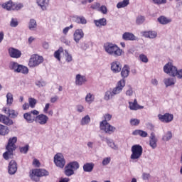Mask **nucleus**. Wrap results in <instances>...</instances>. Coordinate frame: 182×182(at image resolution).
Returning <instances> with one entry per match:
<instances>
[{"label":"nucleus","mask_w":182,"mask_h":182,"mask_svg":"<svg viewBox=\"0 0 182 182\" xmlns=\"http://www.w3.org/2000/svg\"><path fill=\"white\" fill-rule=\"evenodd\" d=\"M49 107H50V104L47 103L43 109V113H48V110H49Z\"/></svg>","instance_id":"nucleus-64"},{"label":"nucleus","mask_w":182,"mask_h":182,"mask_svg":"<svg viewBox=\"0 0 182 182\" xmlns=\"http://www.w3.org/2000/svg\"><path fill=\"white\" fill-rule=\"evenodd\" d=\"M111 70L113 73H119L122 70V64L119 61H114L111 63Z\"/></svg>","instance_id":"nucleus-15"},{"label":"nucleus","mask_w":182,"mask_h":182,"mask_svg":"<svg viewBox=\"0 0 182 182\" xmlns=\"http://www.w3.org/2000/svg\"><path fill=\"white\" fill-rule=\"evenodd\" d=\"M29 73V70L22 65L18 66V69L17 70V73H23V75H28Z\"/></svg>","instance_id":"nucleus-31"},{"label":"nucleus","mask_w":182,"mask_h":182,"mask_svg":"<svg viewBox=\"0 0 182 182\" xmlns=\"http://www.w3.org/2000/svg\"><path fill=\"white\" fill-rule=\"evenodd\" d=\"M75 18L77 23H81L82 25H86L87 23V21L84 16H75Z\"/></svg>","instance_id":"nucleus-33"},{"label":"nucleus","mask_w":182,"mask_h":182,"mask_svg":"<svg viewBox=\"0 0 182 182\" xmlns=\"http://www.w3.org/2000/svg\"><path fill=\"white\" fill-rule=\"evenodd\" d=\"M124 86H126V80H124V79L120 80L117 82V86L112 89V93L114 95L116 96V95H119V93H122Z\"/></svg>","instance_id":"nucleus-10"},{"label":"nucleus","mask_w":182,"mask_h":182,"mask_svg":"<svg viewBox=\"0 0 182 182\" xmlns=\"http://www.w3.org/2000/svg\"><path fill=\"white\" fill-rule=\"evenodd\" d=\"M6 103L8 106H11L14 103V95L11 92L6 94Z\"/></svg>","instance_id":"nucleus-35"},{"label":"nucleus","mask_w":182,"mask_h":182,"mask_svg":"<svg viewBox=\"0 0 182 182\" xmlns=\"http://www.w3.org/2000/svg\"><path fill=\"white\" fill-rule=\"evenodd\" d=\"M92 9H99L100 8V3H94L92 5H91Z\"/></svg>","instance_id":"nucleus-62"},{"label":"nucleus","mask_w":182,"mask_h":182,"mask_svg":"<svg viewBox=\"0 0 182 182\" xmlns=\"http://www.w3.org/2000/svg\"><path fill=\"white\" fill-rule=\"evenodd\" d=\"M39 114V111L34 109L29 112L23 114V119L27 122V123H33L36 119V117Z\"/></svg>","instance_id":"nucleus-8"},{"label":"nucleus","mask_w":182,"mask_h":182,"mask_svg":"<svg viewBox=\"0 0 182 182\" xmlns=\"http://www.w3.org/2000/svg\"><path fill=\"white\" fill-rule=\"evenodd\" d=\"M18 19L17 18H11V21H10V26H11V28H16V26H18Z\"/></svg>","instance_id":"nucleus-51"},{"label":"nucleus","mask_w":182,"mask_h":182,"mask_svg":"<svg viewBox=\"0 0 182 182\" xmlns=\"http://www.w3.org/2000/svg\"><path fill=\"white\" fill-rule=\"evenodd\" d=\"M18 170V164H16V161L12 160L10 161L9 164V174L13 175L16 173Z\"/></svg>","instance_id":"nucleus-16"},{"label":"nucleus","mask_w":182,"mask_h":182,"mask_svg":"<svg viewBox=\"0 0 182 182\" xmlns=\"http://www.w3.org/2000/svg\"><path fill=\"white\" fill-rule=\"evenodd\" d=\"M127 96H133V88L131 86L129 87L128 90L126 92Z\"/></svg>","instance_id":"nucleus-60"},{"label":"nucleus","mask_w":182,"mask_h":182,"mask_svg":"<svg viewBox=\"0 0 182 182\" xmlns=\"http://www.w3.org/2000/svg\"><path fill=\"white\" fill-rule=\"evenodd\" d=\"M62 52H63V48L60 47L58 50L54 53V57L59 61H60V53H62Z\"/></svg>","instance_id":"nucleus-47"},{"label":"nucleus","mask_w":182,"mask_h":182,"mask_svg":"<svg viewBox=\"0 0 182 182\" xmlns=\"http://www.w3.org/2000/svg\"><path fill=\"white\" fill-rule=\"evenodd\" d=\"M106 143L110 147L111 149H113V150H117L118 146L116 144H114V141H113L112 139H109L106 138Z\"/></svg>","instance_id":"nucleus-30"},{"label":"nucleus","mask_w":182,"mask_h":182,"mask_svg":"<svg viewBox=\"0 0 182 182\" xmlns=\"http://www.w3.org/2000/svg\"><path fill=\"white\" fill-rule=\"evenodd\" d=\"M41 63H43V57L38 54H33L29 59L28 66L29 68H38Z\"/></svg>","instance_id":"nucleus-5"},{"label":"nucleus","mask_w":182,"mask_h":182,"mask_svg":"<svg viewBox=\"0 0 182 182\" xmlns=\"http://www.w3.org/2000/svg\"><path fill=\"white\" fill-rule=\"evenodd\" d=\"M122 39L124 41H134L136 39V36H134L132 33L126 32L122 35Z\"/></svg>","instance_id":"nucleus-25"},{"label":"nucleus","mask_w":182,"mask_h":182,"mask_svg":"<svg viewBox=\"0 0 182 182\" xmlns=\"http://www.w3.org/2000/svg\"><path fill=\"white\" fill-rule=\"evenodd\" d=\"M139 60L141 62H143L144 63H147L149 62V58H147V55L144 54L139 55Z\"/></svg>","instance_id":"nucleus-50"},{"label":"nucleus","mask_w":182,"mask_h":182,"mask_svg":"<svg viewBox=\"0 0 182 182\" xmlns=\"http://www.w3.org/2000/svg\"><path fill=\"white\" fill-rule=\"evenodd\" d=\"M173 138V134L171 133V131H168L166 133H165L164 136L162 137V140L164 141H168V140H171Z\"/></svg>","instance_id":"nucleus-36"},{"label":"nucleus","mask_w":182,"mask_h":182,"mask_svg":"<svg viewBox=\"0 0 182 182\" xmlns=\"http://www.w3.org/2000/svg\"><path fill=\"white\" fill-rule=\"evenodd\" d=\"M95 100V96L91 94V93H88L86 97H85V102H87V103H88L89 105H90L91 103H92Z\"/></svg>","instance_id":"nucleus-42"},{"label":"nucleus","mask_w":182,"mask_h":182,"mask_svg":"<svg viewBox=\"0 0 182 182\" xmlns=\"http://www.w3.org/2000/svg\"><path fill=\"white\" fill-rule=\"evenodd\" d=\"M105 120H106V122H109L110 120H112V115L110 114H106L105 116Z\"/></svg>","instance_id":"nucleus-63"},{"label":"nucleus","mask_w":182,"mask_h":182,"mask_svg":"<svg viewBox=\"0 0 182 182\" xmlns=\"http://www.w3.org/2000/svg\"><path fill=\"white\" fill-rule=\"evenodd\" d=\"M36 85L38 87H43V86H46V82H45L43 80L36 81Z\"/></svg>","instance_id":"nucleus-56"},{"label":"nucleus","mask_w":182,"mask_h":182,"mask_svg":"<svg viewBox=\"0 0 182 182\" xmlns=\"http://www.w3.org/2000/svg\"><path fill=\"white\" fill-rule=\"evenodd\" d=\"M146 21V17L144 16H138L136 19V25H142V23H144V21Z\"/></svg>","instance_id":"nucleus-45"},{"label":"nucleus","mask_w":182,"mask_h":182,"mask_svg":"<svg viewBox=\"0 0 182 182\" xmlns=\"http://www.w3.org/2000/svg\"><path fill=\"white\" fill-rule=\"evenodd\" d=\"M9 133V129L8 127L0 124V135L5 136Z\"/></svg>","instance_id":"nucleus-34"},{"label":"nucleus","mask_w":182,"mask_h":182,"mask_svg":"<svg viewBox=\"0 0 182 182\" xmlns=\"http://www.w3.org/2000/svg\"><path fill=\"white\" fill-rule=\"evenodd\" d=\"M176 80L173 77H166L164 80V83L166 87H169L170 86H174L176 85Z\"/></svg>","instance_id":"nucleus-21"},{"label":"nucleus","mask_w":182,"mask_h":182,"mask_svg":"<svg viewBox=\"0 0 182 182\" xmlns=\"http://www.w3.org/2000/svg\"><path fill=\"white\" fill-rule=\"evenodd\" d=\"M37 4L42 11H46L48 6H49V0H37Z\"/></svg>","instance_id":"nucleus-22"},{"label":"nucleus","mask_w":182,"mask_h":182,"mask_svg":"<svg viewBox=\"0 0 182 182\" xmlns=\"http://www.w3.org/2000/svg\"><path fill=\"white\" fill-rule=\"evenodd\" d=\"M22 8H23V5L22 4H13V11H19V9H22Z\"/></svg>","instance_id":"nucleus-53"},{"label":"nucleus","mask_w":182,"mask_h":182,"mask_svg":"<svg viewBox=\"0 0 182 182\" xmlns=\"http://www.w3.org/2000/svg\"><path fill=\"white\" fill-rule=\"evenodd\" d=\"M129 73L130 68L127 65H124V67L122 69L121 76L122 77H127V76H129Z\"/></svg>","instance_id":"nucleus-29"},{"label":"nucleus","mask_w":182,"mask_h":182,"mask_svg":"<svg viewBox=\"0 0 182 182\" xmlns=\"http://www.w3.org/2000/svg\"><path fill=\"white\" fill-rule=\"evenodd\" d=\"M142 36L149 39H156L157 38V32L156 31H144L142 32Z\"/></svg>","instance_id":"nucleus-17"},{"label":"nucleus","mask_w":182,"mask_h":182,"mask_svg":"<svg viewBox=\"0 0 182 182\" xmlns=\"http://www.w3.org/2000/svg\"><path fill=\"white\" fill-rule=\"evenodd\" d=\"M65 174L68 177H70V176H73V174H75V171L72 169V168H69L67 165L65 168Z\"/></svg>","instance_id":"nucleus-37"},{"label":"nucleus","mask_w":182,"mask_h":182,"mask_svg":"<svg viewBox=\"0 0 182 182\" xmlns=\"http://www.w3.org/2000/svg\"><path fill=\"white\" fill-rule=\"evenodd\" d=\"M100 130H103L105 133L108 134H112L114 133V130H116V127L110 125L109 122H106V120H103L100 124Z\"/></svg>","instance_id":"nucleus-7"},{"label":"nucleus","mask_w":182,"mask_h":182,"mask_svg":"<svg viewBox=\"0 0 182 182\" xmlns=\"http://www.w3.org/2000/svg\"><path fill=\"white\" fill-rule=\"evenodd\" d=\"M176 71L177 67L174 66V65L171 62H168L164 66V73H166V75H169V76H172V77H174V75H176Z\"/></svg>","instance_id":"nucleus-6"},{"label":"nucleus","mask_w":182,"mask_h":182,"mask_svg":"<svg viewBox=\"0 0 182 182\" xmlns=\"http://www.w3.org/2000/svg\"><path fill=\"white\" fill-rule=\"evenodd\" d=\"M99 11L102 12V14H104V15H106V14H107V7H106V6H102L99 9Z\"/></svg>","instance_id":"nucleus-59"},{"label":"nucleus","mask_w":182,"mask_h":182,"mask_svg":"<svg viewBox=\"0 0 182 182\" xmlns=\"http://www.w3.org/2000/svg\"><path fill=\"white\" fill-rule=\"evenodd\" d=\"M65 58H66V62H72L73 58H72V55L69 54V53L65 50Z\"/></svg>","instance_id":"nucleus-55"},{"label":"nucleus","mask_w":182,"mask_h":182,"mask_svg":"<svg viewBox=\"0 0 182 182\" xmlns=\"http://www.w3.org/2000/svg\"><path fill=\"white\" fill-rule=\"evenodd\" d=\"M113 96H114V94H113V91L112 90H107L105 92V95L104 96V99L105 100H110V99L113 98Z\"/></svg>","instance_id":"nucleus-38"},{"label":"nucleus","mask_w":182,"mask_h":182,"mask_svg":"<svg viewBox=\"0 0 182 182\" xmlns=\"http://www.w3.org/2000/svg\"><path fill=\"white\" fill-rule=\"evenodd\" d=\"M28 150L29 145H26L25 146L20 148L21 153H23L24 154H26Z\"/></svg>","instance_id":"nucleus-57"},{"label":"nucleus","mask_w":182,"mask_h":182,"mask_svg":"<svg viewBox=\"0 0 182 182\" xmlns=\"http://www.w3.org/2000/svg\"><path fill=\"white\" fill-rule=\"evenodd\" d=\"M38 26V24L36 23V20L35 19H31L28 23V28L30 31H35Z\"/></svg>","instance_id":"nucleus-32"},{"label":"nucleus","mask_w":182,"mask_h":182,"mask_svg":"<svg viewBox=\"0 0 182 182\" xmlns=\"http://www.w3.org/2000/svg\"><path fill=\"white\" fill-rule=\"evenodd\" d=\"M129 0H123L121 2H119L117 4V8H118V9H120V8H126V6L129 4Z\"/></svg>","instance_id":"nucleus-41"},{"label":"nucleus","mask_w":182,"mask_h":182,"mask_svg":"<svg viewBox=\"0 0 182 182\" xmlns=\"http://www.w3.org/2000/svg\"><path fill=\"white\" fill-rule=\"evenodd\" d=\"M154 4L156 5H163V4H166L167 0H152Z\"/></svg>","instance_id":"nucleus-58"},{"label":"nucleus","mask_w":182,"mask_h":182,"mask_svg":"<svg viewBox=\"0 0 182 182\" xmlns=\"http://www.w3.org/2000/svg\"><path fill=\"white\" fill-rule=\"evenodd\" d=\"M130 123L132 126H139V124H140V119H132L130 120Z\"/></svg>","instance_id":"nucleus-54"},{"label":"nucleus","mask_w":182,"mask_h":182,"mask_svg":"<svg viewBox=\"0 0 182 182\" xmlns=\"http://www.w3.org/2000/svg\"><path fill=\"white\" fill-rule=\"evenodd\" d=\"M49 121V117L48 115L45 114H40L36 115L35 122L36 123H38L41 126H44Z\"/></svg>","instance_id":"nucleus-12"},{"label":"nucleus","mask_w":182,"mask_h":182,"mask_svg":"<svg viewBox=\"0 0 182 182\" xmlns=\"http://www.w3.org/2000/svg\"><path fill=\"white\" fill-rule=\"evenodd\" d=\"M0 122L6 126H11V124H14V121H12V119H10L9 117L1 114Z\"/></svg>","instance_id":"nucleus-20"},{"label":"nucleus","mask_w":182,"mask_h":182,"mask_svg":"<svg viewBox=\"0 0 182 182\" xmlns=\"http://www.w3.org/2000/svg\"><path fill=\"white\" fill-rule=\"evenodd\" d=\"M104 49L106 53L109 55V56H114V58H119V56H122L124 53L123 50L120 49L117 45L112 43H105Z\"/></svg>","instance_id":"nucleus-1"},{"label":"nucleus","mask_w":182,"mask_h":182,"mask_svg":"<svg viewBox=\"0 0 182 182\" xmlns=\"http://www.w3.org/2000/svg\"><path fill=\"white\" fill-rule=\"evenodd\" d=\"M9 53L11 58H15L16 59L21 58V55H22L19 50L15 49L14 48H11L9 49Z\"/></svg>","instance_id":"nucleus-18"},{"label":"nucleus","mask_w":182,"mask_h":182,"mask_svg":"<svg viewBox=\"0 0 182 182\" xmlns=\"http://www.w3.org/2000/svg\"><path fill=\"white\" fill-rule=\"evenodd\" d=\"M129 105L130 110H137L139 107V104H137V100L135 99L133 102H129Z\"/></svg>","instance_id":"nucleus-39"},{"label":"nucleus","mask_w":182,"mask_h":182,"mask_svg":"<svg viewBox=\"0 0 182 182\" xmlns=\"http://www.w3.org/2000/svg\"><path fill=\"white\" fill-rule=\"evenodd\" d=\"M2 8H4V9H6L7 11H14V3L12 1L4 3L2 4Z\"/></svg>","instance_id":"nucleus-28"},{"label":"nucleus","mask_w":182,"mask_h":182,"mask_svg":"<svg viewBox=\"0 0 182 182\" xmlns=\"http://www.w3.org/2000/svg\"><path fill=\"white\" fill-rule=\"evenodd\" d=\"M72 28H73V24H71L70 26L68 27H65L63 30V33H64V35H66L68 33V32H69L70 29H72Z\"/></svg>","instance_id":"nucleus-61"},{"label":"nucleus","mask_w":182,"mask_h":182,"mask_svg":"<svg viewBox=\"0 0 182 182\" xmlns=\"http://www.w3.org/2000/svg\"><path fill=\"white\" fill-rule=\"evenodd\" d=\"M94 23L98 28H100V26H106V25H107L106 18H105L99 20H95Z\"/></svg>","instance_id":"nucleus-27"},{"label":"nucleus","mask_w":182,"mask_h":182,"mask_svg":"<svg viewBox=\"0 0 182 182\" xmlns=\"http://www.w3.org/2000/svg\"><path fill=\"white\" fill-rule=\"evenodd\" d=\"M157 21L161 23V25H167L171 22V18L164 16H161L157 18Z\"/></svg>","instance_id":"nucleus-23"},{"label":"nucleus","mask_w":182,"mask_h":182,"mask_svg":"<svg viewBox=\"0 0 182 182\" xmlns=\"http://www.w3.org/2000/svg\"><path fill=\"white\" fill-rule=\"evenodd\" d=\"M38 100H36V99L32 97L28 98V105L31 109H35V106H36Z\"/></svg>","instance_id":"nucleus-43"},{"label":"nucleus","mask_w":182,"mask_h":182,"mask_svg":"<svg viewBox=\"0 0 182 182\" xmlns=\"http://www.w3.org/2000/svg\"><path fill=\"white\" fill-rule=\"evenodd\" d=\"M90 123V117L89 115H86L85 117H82L81 119V125L86 126V124H89Z\"/></svg>","instance_id":"nucleus-44"},{"label":"nucleus","mask_w":182,"mask_h":182,"mask_svg":"<svg viewBox=\"0 0 182 182\" xmlns=\"http://www.w3.org/2000/svg\"><path fill=\"white\" fill-rule=\"evenodd\" d=\"M149 145L152 149L157 147V138H156L154 132H151L149 136Z\"/></svg>","instance_id":"nucleus-19"},{"label":"nucleus","mask_w":182,"mask_h":182,"mask_svg":"<svg viewBox=\"0 0 182 182\" xmlns=\"http://www.w3.org/2000/svg\"><path fill=\"white\" fill-rule=\"evenodd\" d=\"M133 136H140L141 137H147L148 134L146 131L141 129H136L132 132Z\"/></svg>","instance_id":"nucleus-26"},{"label":"nucleus","mask_w":182,"mask_h":182,"mask_svg":"<svg viewBox=\"0 0 182 182\" xmlns=\"http://www.w3.org/2000/svg\"><path fill=\"white\" fill-rule=\"evenodd\" d=\"M110 161H112V158L105 157L103 159L102 164V166H107L108 164H110Z\"/></svg>","instance_id":"nucleus-52"},{"label":"nucleus","mask_w":182,"mask_h":182,"mask_svg":"<svg viewBox=\"0 0 182 182\" xmlns=\"http://www.w3.org/2000/svg\"><path fill=\"white\" fill-rule=\"evenodd\" d=\"M54 163L57 167L63 168V167H65V164H66V161L62 154H57L54 156Z\"/></svg>","instance_id":"nucleus-9"},{"label":"nucleus","mask_w":182,"mask_h":182,"mask_svg":"<svg viewBox=\"0 0 182 182\" xmlns=\"http://www.w3.org/2000/svg\"><path fill=\"white\" fill-rule=\"evenodd\" d=\"M95 167V164L93 163H86L83 166V170L85 173H92Z\"/></svg>","instance_id":"nucleus-24"},{"label":"nucleus","mask_w":182,"mask_h":182,"mask_svg":"<svg viewBox=\"0 0 182 182\" xmlns=\"http://www.w3.org/2000/svg\"><path fill=\"white\" fill-rule=\"evenodd\" d=\"M49 176V171L46 169H33L30 172V178L33 181H39V177Z\"/></svg>","instance_id":"nucleus-3"},{"label":"nucleus","mask_w":182,"mask_h":182,"mask_svg":"<svg viewBox=\"0 0 182 182\" xmlns=\"http://www.w3.org/2000/svg\"><path fill=\"white\" fill-rule=\"evenodd\" d=\"M16 141H18V138L16 136H14L13 138H10L9 139L8 144L6 146V149L7 151L3 154V157L5 160L12 159L14 156V151L16 150V145H15Z\"/></svg>","instance_id":"nucleus-2"},{"label":"nucleus","mask_w":182,"mask_h":182,"mask_svg":"<svg viewBox=\"0 0 182 182\" xmlns=\"http://www.w3.org/2000/svg\"><path fill=\"white\" fill-rule=\"evenodd\" d=\"M158 118L162 123H170L171 122H173L174 115L170 113H165L164 114H158Z\"/></svg>","instance_id":"nucleus-11"},{"label":"nucleus","mask_w":182,"mask_h":182,"mask_svg":"<svg viewBox=\"0 0 182 182\" xmlns=\"http://www.w3.org/2000/svg\"><path fill=\"white\" fill-rule=\"evenodd\" d=\"M131 160H135V161H137V160H139L143 155V147L140 144L133 145L131 148Z\"/></svg>","instance_id":"nucleus-4"},{"label":"nucleus","mask_w":182,"mask_h":182,"mask_svg":"<svg viewBox=\"0 0 182 182\" xmlns=\"http://www.w3.org/2000/svg\"><path fill=\"white\" fill-rule=\"evenodd\" d=\"M67 166H68L69 168H71L73 171L77 170V168H79V163H77V161L70 162Z\"/></svg>","instance_id":"nucleus-40"},{"label":"nucleus","mask_w":182,"mask_h":182,"mask_svg":"<svg viewBox=\"0 0 182 182\" xmlns=\"http://www.w3.org/2000/svg\"><path fill=\"white\" fill-rule=\"evenodd\" d=\"M8 114L11 117V119H15V117H18V112L14 109H8Z\"/></svg>","instance_id":"nucleus-48"},{"label":"nucleus","mask_w":182,"mask_h":182,"mask_svg":"<svg viewBox=\"0 0 182 182\" xmlns=\"http://www.w3.org/2000/svg\"><path fill=\"white\" fill-rule=\"evenodd\" d=\"M86 82H87V79L86 78V76L82 75L80 74H77L75 76L76 86H82V85H85Z\"/></svg>","instance_id":"nucleus-13"},{"label":"nucleus","mask_w":182,"mask_h":182,"mask_svg":"<svg viewBox=\"0 0 182 182\" xmlns=\"http://www.w3.org/2000/svg\"><path fill=\"white\" fill-rule=\"evenodd\" d=\"M20 65L18 63L11 62L10 64V69L14 70V72H18V69L19 68Z\"/></svg>","instance_id":"nucleus-46"},{"label":"nucleus","mask_w":182,"mask_h":182,"mask_svg":"<svg viewBox=\"0 0 182 182\" xmlns=\"http://www.w3.org/2000/svg\"><path fill=\"white\" fill-rule=\"evenodd\" d=\"M84 36L85 33H83V30L82 29L75 30L73 34L74 41L76 42V43H79L80 39H82Z\"/></svg>","instance_id":"nucleus-14"},{"label":"nucleus","mask_w":182,"mask_h":182,"mask_svg":"<svg viewBox=\"0 0 182 182\" xmlns=\"http://www.w3.org/2000/svg\"><path fill=\"white\" fill-rule=\"evenodd\" d=\"M174 77H177V79L182 80V69H176Z\"/></svg>","instance_id":"nucleus-49"}]
</instances>
